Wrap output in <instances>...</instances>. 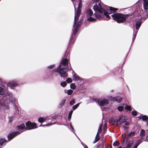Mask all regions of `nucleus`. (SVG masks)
<instances>
[{
  "label": "nucleus",
  "instance_id": "603ef678",
  "mask_svg": "<svg viewBox=\"0 0 148 148\" xmlns=\"http://www.w3.org/2000/svg\"><path fill=\"white\" fill-rule=\"evenodd\" d=\"M123 128H124V129H128V127H126L125 126H124V125H123L122 126Z\"/></svg>",
  "mask_w": 148,
  "mask_h": 148
},
{
  "label": "nucleus",
  "instance_id": "37998d69",
  "mask_svg": "<svg viewBox=\"0 0 148 148\" xmlns=\"http://www.w3.org/2000/svg\"><path fill=\"white\" fill-rule=\"evenodd\" d=\"M101 126H102V125L101 124L99 128V129L98 130V132L97 133H98L99 132H100V131H101Z\"/></svg>",
  "mask_w": 148,
  "mask_h": 148
},
{
  "label": "nucleus",
  "instance_id": "72a5a7b5",
  "mask_svg": "<svg viewBox=\"0 0 148 148\" xmlns=\"http://www.w3.org/2000/svg\"><path fill=\"white\" fill-rule=\"evenodd\" d=\"M135 135V132H131L130 134L128 135V136H133Z\"/></svg>",
  "mask_w": 148,
  "mask_h": 148
},
{
  "label": "nucleus",
  "instance_id": "393cba45",
  "mask_svg": "<svg viewBox=\"0 0 148 148\" xmlns=\"http://www.w3.org/2000/svg\"><path fill=\"white\" fill-rule=\"evenodd\" d=\"M98 135V133H97L96 136L95 137V140L93 142V143H95L98 141L99 140V137H97V136Z\"/></svg>",
  "mask_w": 148,
  "mask_h": 148
},
{
  "label": "nucleus",
  "instance_id": "1a4fd4ad",
  "mask_svg": "<svg viewBox=\"0 0 148 148\" xmlns=\"http://www.w3.org/2000/svg\"><path fill=\"white\" fill-rule=\"evenodd\" d=\"M6 99H8L14 105H16V102L14 97H12V92H8L6 95Z\"/></svg>",
  "mask_w": 148,
  "mask_h": 148
},
{
  "label": "nucleus",
  "instance_id": "4d7b16f0",
  "mask_svg": "<svg viewBox=\"0 0 148 148\" xmlns=\"http://www.w3.org/2000/svg\"><path fill=\"white\" fill-rule=\"evenodd\" d=\"M106 126V124H104V127H106L105 126Z\"/></svg>",
  "mask_w": 148,
  "mask_h": 148
},
{
  "label": "nucleus",
  "instance_id": "f03ea898",
  "mask_svg": "<svg viewBox=\"0 0 148 148\" xmlns=\"http://www.w3.org/2000/svg\"><path fill=\"white\" fill-rule=\"evenodd\" d=\"M93 9L95 12H97V10L99 12V13H98V15H100L101 18H102V16L104 15L107 17L108 20L110 18V16L108 14H110L112 13H114V12L118 10L117 8L110 7L109 10L107 11H106L103 8L99 9L98 6L97 4L94 5Z\"/></svg>",
  "mask_w": 148,
  "mask_h": 148
},
{
  "label": "nucleus",
  "instance_id": "79ce46f5",
  "mask_svg": "<svg viewBox=\"0 0 148 148\" xmlns=\"http://www.w3.org/2000/svg\"><path fill=\"white\" fill-rule=\"evenodd\" d=\"M55 66V64L50 65L48 66V68L49 69H51Z\"/></svg>",
  "mask_w": 148,
  "mask_h": 148
},
{
  "label": "nucleus",
  "instance_id": "5701e85b",
  "mask_svg": "<svg viewBox=\"0 0 148 148\" xmlns=\"http://www.w3.org/2000/svg\"><path fill=\"white\" fill-rule=\"evenodd\" d=\"M4 93V91L3 88L1 87H0V95H2Z\"/></svg>",
  "mask_w": 148,
  "mask_h": 148
},
{
  "label": "nucleus",
  "instance_id": "f3484780",
  "mask_svg": "<svg viewBox=\"0 0 148 148\" xmlns=\"http://www.w3.org/2000/svg\"><path fill=\"white\" fill-rule=\"evenodd\" d=\"M73 77L76 80L81 81L82 80V78L77 75H73Z\"/></svg>",
  "mask_w": 148,
  "mask_h": 148
},
{
  "label": "nucleus",
  "instance_id": "09e8293b",
  "mask_svg": "<svg viewBox=\"0 0 148 148\" xmlns=\"http://www.w3.org/2000/svg\"><path fill=\"white\" fill-rule=\"evenodd\" d=\"M139 143H138L137 142L136 144L134 146V147L135 148H137V147H138V145H139Z\"/></svg>",
  "mask_w": 148,
  "mask_h": 148
},
{
  "label": "nucleus",
  "instance_id": "c9c22d12",
  "mask_svg": "<svg viewBox=\"0 0 148 148\" xmlns=\"http://www.w3.org/2000/svg\"><path fill=\"white\" fill-rule=\"evenodd\" d=\"M119 145V143L117 141L114 142L113 143V145L114 146H118Z\"/></svg>",
  "mask_w": 148,
  "mask_h": 148
},
{
  "label": "nucleus",
  "instance_id": "39448f33",
  "mask_svg": "<svg viewBox=\"0 0 148 148\" xmlns=\"http://www.w3.org/2000/svg\"><path fill=\"white\" fill-rule=\"evenodd\" d=\"M99 12L97 10L94 14L92 10L90 9H88L86 12V16L87 20L92 22H95L97 19L101 20L102 18L100 15H98Z\"/></svg>",
  "mask_w": 148,
  "mask_h": 148
},
{
  "label": "nucleus",
  "instance_id": "f8f14e48",
  "mask_svg": "<svg viewBox=\"0 0 148 148\" xmlns=\"http://www.w3.org/2000/svg\"><path fill=\"white\" fill-rule=\"evenodd\" d=\"M125 117L123 116H121L119 117L118 121L120 124L123 123L125 121L127 120V119H125Z\"/></svg>",
  "mask_w": 148,
  "mask_h": 148
},
{
  "label": "nucleus",
  "instance_id": "2eb2a0df",
  "mask_svg": "<svg viewBox=\"0 0 148 148\" xmlns=\"http://www.w3.org/2000/svg\"><path fill=\"white\" fill-rule=\"evenodd\" d=\"M7 142L8 141L5 139L4 138H1L0 139V145L4 146Z\"/></svg>",
  "mask_w": 148,
  "mask_h": 148
},
{
  "label": "nucleus",
  "instance_id": "dca6fc26",
  "mask_svg": "<svg viewBox=\"0 0 148 148\" xmlns=\"http://www.w3.org/2000/svg\"><path fill=\"white\" fill-rule=\"evenodd\" d=\"M66 101V100L65 99L62 100L60 102L59 105L58 106V108H61L65 104Z\"/></svg>",
  "mask_w": 148,
  "mask_h": 148
},
{
  "label": "nucleus",
  "instance_id": "473e14b6",
  "mask_svg": "<svg viewBox=\"0 0 148 148\" xmlns=\"http://www.w3.org/2000/svg\"><path fill=\"white\" fill-rule=\"evenodd\" d=\"M123 108L122 106H120L118 107L117 109L119 111H121L123 110Z\"/></svg>",
  "mask_w": 148,
  "mask_h": 148
},
{
  "label": "nucleus",
  "instance_id": "423d86ee",
  "mask_svg": "<svg viewBox=\"0 0 148 148\" xmlns=\"http://www.w3.org/2000/svg\"><path fill=\"white\" fill-rule=\"evenodd\" d=\"M93 101H95L97 103H98L99 106H103L105 105L108 104L109 102L108 99H103L100 101V100L99 99H97L95 98L93 99Z\"/></svg>",
  "mask_w": 148,
  "mask_h": 148
},
{
  "label": "nucleus",
  "instance_id": "052dcab7",
  "mask_svg": "<svg viewBox=\"0 0 148 148\" xmlns=\"http://www.w3.org/2000/svg\"><path fill=\"white\" fill-rule=\"evenodd\" d=\"M127 86V87L128 88V89H129V88Z\"/></svg>",
  "mask_w": 148,
  "mask_h": 148
},
{
  "label": "nucleus",
  "instance_id": "de8ad7c7",
  "mask_svg": "<svg viewBox=\"0 0 148 148\" xmlns=\"http://www.w3.org/2000/svg\"><path fill=\"white\" fill-rule=\"evenodd\" d=\"M82 145L84 146V148H88L87 146L84 144H83L82 143Z\"/></svg>",
  "mask_w": 148,
  "mask_h": 148
},
{
  "label": "nucleus",
  "instance_id": "864d4df0",
  "mask_svg": "<svg viewBox=\"0 0 148 148\" xmlns=\"http://www.w3.org/2000/svg\"><path fill=\"white\" fill-rule=\"evenodd\" d=\"M94 1L95 2L97 3L98 2L99 0H94Z\"/></svg>",
  "mask_w": 148,
  "mask_h": 148
},
{
  "label": "nucleus",
  "instance_id": "a19ab883",
  "mask_svg": "<svg viewBox=\"0 0 148 148\" xmlns=\"http://www.w3.org/2000/svg\"><path fill=\"white\" fill-rule=\"evenodd\" d=\"M13 119V117L12 116H9L8 118V119L9 120V122L10 123L12 122V120Z\"/></svg>",
  "mask_w": 148,
  "mask_h": 148
},
{
  "label": "nucleus",
  "instance_id": "9d476101",
  "mask_svg": "<svg viewBox=\"0 0 148 148\" xmlns=\"http://www.w3.org/2000/svg\"><path fill=\"white\" fill-rule=\"evenodd\" d=\"M22 132L21 130H19L16 132H13L11 133L8 135V141H10L14 138L17 135L20 134Z\"/></svg>",
  "mask_w": 148,
  "mask_h": 148
},
{
  "label": "nucleus",
  "instance_id": "13d9d810",
  "mask_svg": "<svg viewBox=\"0 0 148 148\" xmlns=\"http://www.w3.org/2000/svg\"><path fill=\"white\" fill-rule=\"evenodd\" d=\"M106 127H104V129H106Z\"/></svg>",
  "mask_w": 148,
  "mask_h": 148
},
{
  "label": "nucleus",
  "instance_id": "b1692460",
  "mask_svg": "<svg viewBox=\"0 0 148 148\" xmlns=\"http://www.w3.org/2000/svg\"><path fill=\"white\" fill-rule=\"evenodd\" d=\"M70 126L69 127V129L72 132H73L74 134H75L74 132H73L74 129L73 128V127L72 125V124L71 123H70L69 124Z\"/></svg>",
  "mask_w": 148,
  "mask_h": 148
},
{
  "label": "nucleus",
  "instance_id": "6e6d98bb",
  "mask_svg": "<svg viewBox=\"0 0 148 148\" xmlns=\"http://www.w3.org/2000/svg\"><path fill=\"white\" fill-rule=\"evenodd\" d=\"M119 148H125V147H124L123 148L122 147H119Z\"/></svg>",
  "mask_w": 148,
  "mask_h": 148
},
{
  "label": "nucleus",
  "instance_id": "6ab92c4d",
  "mask_svg": "<svg viewBox=\"0 0 148 148\" xmlns=\"http://www.w3.org/2000/svg\"><path fill=\"white\" fill-rule=\"evenodd\" d=\"M133 145V142H129L126 146V148H131Z\"/></svg>",
  "mask_w": 148,
  "mask_h": 148
},
{
  "label": "nucleus",
  "instance_id": "a878e982",
  "mask_svg": "<svg viewBox=\"0 0 148 148\" xmlns=\"http://www.w3.org/2000/svg\"><path fill=\"white\" fill-rule=\"evenodd\" d=\"M80 103H78L77 104H76L75 105L73 106L72 107V109L74 110H75L76 108H77V107L79 106V104Z\"/></svg>",
  "mask_w": 148,
  "mask_h": 148
},
{
  "label": "nucleus",
  "instance_id": "bb28decb",
  "mask_svg": "<svg viewBox=\"0 0 148 148\" xmlns=\"http://www.w3.org/2000/svg\"><path fill=\"white\" fill-rule=\"evenodd\" d=\"M73 110H71L70 111L69 115H68V119L69 120H70V119H71V116L72 114V113L73 112Z\"/></svg>",
  "mask_w": 148,
  "mask_h": 148
},
{
  "label": "nucleus",
  "instance_id": "c85d7f7f",
  "mask_svg": "<svg viewBox=\"0 0 148 148\" xmlns=\"http://www.w3.org/2000/svg\"><path fill=\"white\" fill-rule=\"evenodd\" d=\"M75 102L74 99H72L69 101V104L70 106H72L75 103Z\"/></svg>",
  "mask_w": 148,
  "mask_h": 148
},
{
  "label": "nucleus",
  "instance_id": "9b49d317",
  "mask_svg": "<svg viewBox=\"0 0 148 148\" xmlns=\"http://www.w3.org/2000/svg\"><path fill=\"white\" fill-rule=\"evenodd\" d=\"M82 2L81 1L79 2V4L78 5L77 8V10L76 13L75 14V18L79 17L81 12V8H82Z\"/></svg>",
  "mask_w": 148,
  "mask_h": 148
},
{
  "label": "nucleus",
  "instance_id": "412c9836",
  "mask_svg": "<svg viewBox=\"0 0 148 148\" xmlns=\"http://www.w3.org/2000/svg\"><path fill=\"white\" fill-rule=\"evenodd\" d=\"M122 99L120 97H116V101L118 103H120L122 101Z\"/></svg>",
  "mask_w": 148,
  "mask_h": 148
},
{
  "label": "nucleus",
  "instance_id": "6e6552de",
  "mask_svg": "<svg viewBox=\"0 0 148 148\" xmlns=\"http://www.w3.org/2000/svg\"><path fill=\"white\" fill-rule=\"evenodd\" d=\"M25 124L26 127L25 128V129L26 130H30L37 127H36V123H32L29 121L26 122Z\"/></svg>",
  "mask_w": 148,
  "mask_h": 148
},
{
  "label": "nucleus",
  "instance_id": "a211bd4d",
  "mask_svg": "<svg viewBox=\"0 0 148 148\" xmlns=\"http://www.w3.org/2000/svg\"><path fill=\"white\" fill-rule=\"evenodd\" d=\"M25 127V125L23 124H21L20 125L17 126V127L18 130L23 129Z\"/></svg>",
  "mask_w": 148,
  "mask_h": 148
},
{
  "label": "nucleus",
  "instance_id": "e433bc0d",
  "mask_svg": "<svg viewBox=\"0 0 148 148\" xmlns=\"http://www.w3.org/2000/svg\"><path fill=\"white\" fill-rule=\"evenodd\" d=\"M119 121L118 120H114L113 123V124L115 125H117L118 124Z\"/></svg>",
  "mask_w": 148,
  "mask_h": 148
},
{
  "label": "nucleus",
  "instance_id": "ea45409f",
  "mask_svg": "<svg viewBox=\"0 0 148 148\" xmlns=\"http://www.w3.org/2000/svg\"><path fill=\"white\" fill-rule=\"evenodd\" d=\"M137 112L136 111H133L132 112V114L134 116H136L137 115Z\"/></svg>",
  "mask_w": 148,
  "mask_h": 148
},
{
  "label": "nucleus",
  "instance_id": "2f4dec72",
  "mask_svg": "<svg viewBox=\"0 0 148 148\" xmlns=\"http://www.w3.org/2000/svg\"><path fill=\"white\" fill-rule=\"evenodd\" d=\"M125 109L128 110H131V107L128 106L126 105L125 106Z\"/></svg>",
  "mask_w": 148,
  "mask_h": 148
},
{
  "label": "nucleus",
  "instance_id": "7ed1b4c3",
  "mask_svg": "<svg viewBox=\"0 0 148 148\" xmlns=\"http://www.w3.org/2000/svg\"><path fill=\"white\" fill-rule=\"evenodd\" d=\"M111 16L113 19L118 23H122L125 21L129 22L131 16L130 14H124L120 13H115Z\"/></svg>",
  "mask_w": 148,
  "mask_h": 148
},
{
  "label": "nucleus",
  "instance_id": "aec40b11",
  "mask_svg": "<svg viewBox=\"0 0 148 148\" xmlns=\"http://www.w3.org/2000/svg\"><path fill=\"white\" fill-rule=\"evenodd\" d=\"M145 130L143 129L141 130L140 135L141 137L144 136H145Z\"/></svg>",
  "mask_w": 148,
  "mask_h": 148
},
{
  "label": "nucleus",
  "instance_id": "f704fd0d",
  "mask_svg": "<svg viewBox=\"0 0 148 148\" xmlns=\"http://www.w3.org/2000/svg\"><path fill=\"white\" fill-rule=\"evenodd\" d=\"M61 85L63 87H64L66 85V83L64 82H61L60 83Z\"/></svg>",
  "mask_w": 148,
  "mask_h": 148
},
{
  "label": "nucleus",
  "instance_id": "0eeeda50",
  "mask_svg": "<svg viewBox=\"0 0 148 148\" xmlns=\"http://www.w3.org/2000/svg\"><path fill=\"white\" fill-rule=\"evenodd\" d=\"M142 23V22L140 20H138L136 23V31L133 35V37L132 39V42H133L136 38L138 30L141 26Z\"/></svg>",
  "mask_w": 148,
  "mask_h": 148
},
{
  "label": "nucleus",
  "instance_id": "5fc2aeb1",
  "mask_svg": "<svg viewBox=\"0 0 148 148\" xmlns=\"http://www.w3.org/2000/svg\"><path fill=\"white\" fill-rule=\"evenodd\" d=\"M126 141V143L127 142V139L126 138H125L124 139V141Z\"/></svg>",
  "mask_w": 148,
  "mask_h": 148
},
{
  "label": "nucleus",
  "instance_id": "c03bdc74",
  "mask_svg": "<svg viewBox=\"0 0 148 148\" xmlns=\"http://www.w3.org/2000/svg\"><path fill=\"white\" fill-rule=\"evenodd\" d=\"M52 124V123H49L46 124V125H45L47 126H49L51 125ZM45 126V125H44L43 126H42L41 125H40V126Z\"/></svg>",
  "mask_w": 148,
  "mask_h": 148
},
{
  "label": "nucleus",
  "instance_id": "3c124183",
  "mask_svg": "<svg viewBox=\"0 0 148 148\" xmlns=\"http://www.w3.org/2000/svg\"><path fill=\"white\" fill-rule=\"evenodd\" d=\"M144 140L145 141L148 142V135L147 136L146 138Z\"/></svg>",
  "mask_w": 148,
  "mask_h": 148
},
{
  "label": "nucleus",
  "instance_id": "7c9ffc66",
  "mask_svg": "<svg viewBox=\"0 0 148 148\" xmlns=\"http://www.w3.org/2000/svg\"><path fill=\"white\" fill-rule=\"evenodd\" d=\"M38 121L40 123L43 122L44 121V119L43 117L39 118L38 119Z\"/></svg>",
  "mask_w": 148,
  "mask_h": 148
},
{
  "label": "nucleus",
  "instance_id": "58836bf2",
  "mask_svg": "<svg viewBox=\"0 0 148 148\" xmlns=\"http://www.w3.org/2000/svg\"><path fill=\"white\" fill-rule=\"evenodd\" d=\"M66 81L68 83H70L72 82V80L71 78H68L66 80Z\"/></svg>",
  "mask_w": 148,
  "mask_h": 148
},
{
  "label": "nucleus",
  "instance_id": "20e7f679",
  "mask_svg": "<svg viewBox=\"0 0 148 148\" xmlns=\"http://www.w3.org/2000/svg\"><path fill=\"white\" fill-rule=\"evenodd\" d=\"M79 18V17H78L77 18L76 17L75 18V16L74 21L73 29V34L71 36L70 40L69 42V44H73L74 42V40H75V35L77 33L78 28L80 27L81 23V21L82 20H80L78 22V23L77 24Z\"/></svg>",
  "mask_w": 148,
  "mask_h": 148
},
{
  "label": "nucleus",
  "instance_id": "c756f323",
  "mask_svg": "<svg viewBox=\"0 0 148 148\" xmlns=\"http://www.w3.org/2000/svg\"><path fill=\"white\" fill-rule=\"evenodd\" d=\"M73 92V90H72L71 89H69L67 90V93L68 95H71L72 94Z\"/></svg>",
  "mask_w": 148,
  "mask_h": 148
},
{
  "label": "nucleus",
  "instance_id": "4468645a",
  "mask_svg": "<svg viewBox=\"0 0 148 148\" xmlns=\"http://www.w3.org/2000/svg\"><path fill=\"white\" fill-rule=\"evenodd\" d=\"M18 85V84L16 81H13L9 83V86L11 87L17 86Z\"/></svg>",
  "mask_w": 148,
  "mask_h": 148
},
{
  "label": "nucleus",
  "instance_id": "bf43d9fd",
  "mask_svg": "<svg viewBox=\"0 0 148 148\" xmlns=\"http://www.w3.org/2000/svg\"><path fill=\"white\" fill-rule=\"evenodd\" d=\"M147 121V123H148V119Z\"/></svg>",
  "mask_w": 148,
  "mask_h": 148
},
{
  "label": "nucleus",
  "instance_id": "4be33fe9",
  "mask_svg": "<svg viewBox=\"0 0 148 148\" xmlns=\"http://www.w3.org/2000/svg\"><path fill=\"white\" fill-rule=\"evenodd\" d=\"M108 98L111 101H116V97H113L111 96H109L108 97Z\"/></svg>",
  "mask_w": 148,
  "mask_h": 148
},
{
  "label": "nucleus",
  "instance_id": "ddd939ff",
  "mask_svg": "<svg viewBox=\"0 0 148 148\" xmlns=\"http://www.w3.org/2000/svg\"><path fill=\"white\" fill-rule=\"evenodd\" d=\"M143 6L144 9L145 10L148 9V0H143Z\"/></svg>",
  "mask_w": 148,
  "mask_h": 148
},
{
  "label": "nucleus",
  "instance_id": "49530a36",
  "mask_svg": "<svg viewBox=\"0 0 148 148\" xmlns=\"http://www.w3.org/2000/svg\"><path fill=\"white\" fill-rule=\"evenodd\" d=\"M142 138H140L138 140V141L137 142L139 143V144H140L142 143Z\"/></svg>",
  "mask_w": 148,
  "mask_h": 148
},
{
  "label": "nucleus",
  "instance_id": "8fccbe9b",
  "mask_svg": "<svg viewBox=\"0 0 148 148\" xmlns=\"http://www.w3.org/2000/svg\"><path fill=\"white\" fill-rule=\"evenodd\" d=\"M98 5H99L98 7H99V9L102 8H101V5L100 3H98Z\"/></svg>",
  "mask_w": 148,
  "mask_h": 148
},
{
  "label": "nucleus",
  "instance_id": "4c0bfd02",
  "mask_svg": "<svg viewBox=\"0 0 148 148\" xmlns=\"http://www.w3.org/2000/svg\"><path fill=\"white\" fill-rule=\"evenodd\" d=\"M70 87L71 89H75L76 87L74 84H72L70 85Z\"/></svg>",
  "mask_w": 148,
  "mask_h": 148
},
{
  "label": "nucleus",
  "instance_id": "680f3d73",
  "mask_svg": "<svg viewBox=\"0 0 148 148\" xmlns=\"http://www.w3.org/2000/svg\"><path fill=\"white\" fill-rule=\"evenodd\" d=\"M72 1L73 2V0H72Z\"/></svg>",
  "mask_w": 148,
  "mask_h": 148
},
{
  "label": "nucleus",
  "instance_id": "a18cd8bd",
  "mask_svg": "<svg viewBox=\"0 0 148 148\" xmlns=\"http://www.w3.org/2000/svg\"><path fill=\"white\" fill-rule=\"evenodd\" d=\"M124 123H125L124 125L126 126H128L129 125V123L127 121H125Z\"/></svg>",
  "mask_w": 148,
  "mask_h": 148
},
{
  "label": "nucleus",
  "instance_id": "cd10ccee",
  "mask_svg": "<svg viewBox=\"0 0 148 148\" xmlns=\"http://www.w3.org/2000/svg\"><path fill=\"white\" fill-rule=\"evenodd\" d=\"M142 118L143 121H145V120H148V117L147 116L144 115L142 116Z\"/></svg>",
  "mask_w": 148,
  "mask_h": 148
},
{
  "label": "nucleus",
  "instance_id": "f257e3e1",
  "mask_svg": "<svg viewBox=\"0 0 148 148\" xmlns=\"http://www.w3.org/2000/svg\"><path fill=\"white\" fill-rule=\"evenodd\" d=\"M69 55L68 52H66L64 58L62 59L59 66L53 70V71L57 72L61 77L64 78L67 77V72L68 71V61L67 57Z\"/></svg>",
  "mask_w": 148,
  "mask_h": 148
}]
</instances>
